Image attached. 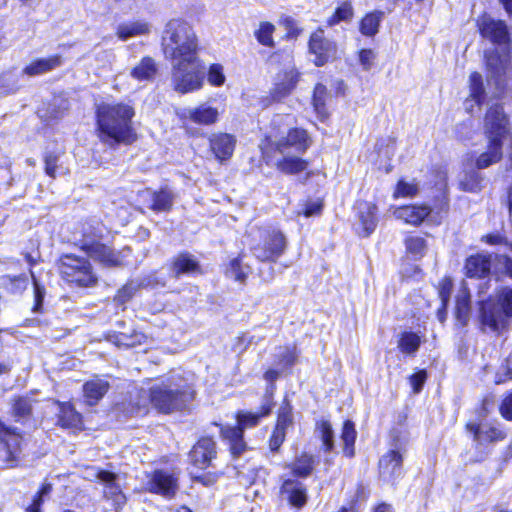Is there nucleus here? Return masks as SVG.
I'll return each mask as SVG.
<instances>
[{"instance_id": "f257e3e1", "label": "nucleus", "mask_w": 512, "mask_h": 512, "mask_svg": "<svg viewBox=\"0 0 512 512\" xmlns=\"http://www.w3.org/2000/svg\"><path fill=\"white\" fill-rule=\"evenodd\" d=\"M291 115H276L271 121V131L260 144L264 155L274 150L283 158L276 163L277 168L285 174H296L306 170L307 162L299 157L310 146L307 132L299 128H290Z\"/></svg>"}, {"instance_id": "f03ea898", "label": "nucleus", "mask_w": 512, "mask_h": 512, "mask_svg": "<svg viewBox=\"0 0 512 512\" xmlns=\"http://www.w3.org/2000/svg\"><path fill=\"white\" fill-rule=\"evenodd\" d=\"M479 30L483 38L500 46L485 53L488 82L495 86V96H500L505 91L512 90V55L509 49L508 26L503 20L484 17L479 22Z\"/></svg>"}, {"instance_id": "7ed1b4c3", "label": "nucleus", "mask_w": 512, "mask_h": 512, "mask_svg": "<svg viewBox=\"0 0 512 512\" xmlns=\"http://www.w3.org/2000/svg\"><path fill=\"white\" fill-rule=\"evenodd\" d=\"M134 108L128 103H103L97 108V123L104 141L131 143L134 139Z\"/></svg>"}, {"instance_id": "20e7f679", "label": "nucleus", "mask_w": 512, "mask_h": 512, "mask_svg": "<svg viewBox=\"0 0 512 512\" xmlns=\"http://www.w3.org/2000/svg\"><path fill=\"white\" fill-rule=\"evenodd\" d=\"M193 397L192 387L180 375L157 379L149 387L150 403L165 414L184 409Z\"/></svg>"}, {"instance_id": "39448f33", "label": "nucleus", "mask_w": 512, "mask_h": 512, "mask_svg": "<svg viewBox=\"0 0 512 512\" xmlns=\"http://www.w3.org/2000/svg\"><path fill=\"white\" fill-rule=\"evenodd\" d=\"M162 49L170 61L198 58V38L193 27L181 18L169 20L162 35Z\"/></svg>"}, {"instance_id": "423d86ee", "label": "nucleus", "mask_w": 512, "mask_h": 512, "mask_svg": "<svg viewBox=\"0 0 512 512\" xmlns=\"http://www.w3.org/2000/svg\"><path fill=\"white\" fill-rule=\"evenodd\" d=\"M271 410L272 403L269 399H266L262 403L259 412L239 411L236 416V426L221 427V436L223 440L228 443L230 452L234 458L239 457L247 449V445L243 439L244 430L258 425L260 419L269 415Z\"/></svg>"}, {"instance_id": "0eeeda50", "label": "nucleus", "mask_w": 512, "mask_h": 512, "mask_svg": "<svg viewBox=\"0 0 512 512\" xmlns=\"http://www.w3.org/2000/svg\"><path fill=\"white\" fill-rule=\"evenodd\" d=\"M511 317L512 288L503 287L497 291L495 299L480 302L481 324L492 331L505 328Z\"/></svg>"}, {"instance_id": "6e6552de", "label": "nucleus", "mask_w": 512, "mask_h": 512, "mask_svg": "<svg viewBox=\"0 0 512 512\" xmlns=\"http://www.w3.org/2000/svg\"><path fill=\"white\" fill-rule=\"evenodd\" d=\"M205 67L196 59L171 61V85L181 94L197 91L203 87Z\"/></svg>"}, {"instance_id": "1a4fd4ad", "label": "nucleus", "mask_w": 512, "mask_h": 512, "mask_svg": "<svg viewBox=\"0 0 512 512\" xmlns=\"http://www.w3.org/2000/svg\"><path fill=\"white\" fill-rule=\"evenodd\" d=\"M285 236L275 229L259 230V242L251 247L253 255L262 262L274 263L284 253Z\"/></svg>"}, {"instance_id": "9d476101", "label": "nucleus", "mask_w": 512, "mask_h": 512, "mask_svg": "<svg viewBox=\"0 0 512 512\" xmlns=\"http://www.w3.org/2000/svg\"><path fill=\"white\" fill-rule=\"evenodd\" d=\"M60 273L67 282L82 287L91 286L97 281L90 262L74 255H65L61 258Z\"/></svg>"}, {"instance_id": "9b49d317", "label": "nucleus", "mask_w": 512, "mask_h": 512, "mask_svg": "<svg viewBox=\"0 0 512 512\" xmlns=\"http://www.w3.org/2000/svg\"><path fill=\"white\" fill-rule=\"evenodd\" d=\"M23 435L18 428L0 419V459L7 467H15L20 461Z\"/></svg>"}, {"instance_id": "f8f14e48", "label": "nucleus", "mask_w": 512, "mask_h": 512, "mask_svg": "<svg viewBox=\"0 0 512 512\" xmlns=\"http://www.w3.org/2000/svg\"><path fill=\"white\" fill-rule=\"evenodd\" d=\"M509 120L501 105L489 108L484 118V130L488 141L502 143L508 133Z\"/></svg>"}, {"instance_id": "ddd939ff", "label": "nucleus", "mask_w": 512, "mask_h": 512, "mask_svg": "<svg viewBox=\"0 0 512 512\" xmlns=\"http://www.w3.org/2000/svg\"><path fill=\"white\" fill-rule=\"evenodd\" d=\"M81 248L90 258L100 262L104 266L114 267L122 264L120 253L115 252L109 246L91 237H83Z\"/></svg>"}, {"instance_id": "4468645a", "label": "nucleus", "mask_w": 512, "mask_h": 512, "mask_svg": "<svg viewBox=\"0 0 512 512\" xmlns=\"http://www.w3.org/2000/svg\"><path fill=\"white\" fill-rule=\"evenodd\" d=\"M190 463L199 469H206L213 466L217 457L216 442L211 437L200 438L189 452Z\"/></svg>"}, {"instance_id": "2eb2a0df", "label": "nucleus", "mask_w": 512, "mask_h": 512, "mask_svg": "<svg viewBox=\"0 0 512 512\" xmlns=\"http://www.w3.org/2000/svg\"><path fill=\"white\" fill-rule=\"evenodd\" d=\"M179 119L186 124L192 122L199 125H213L218 121L219 111L208 103H202L195 107H187L177 110Z\"/></svg>"}, {"instance_id": "dca6fc26", "label": "nucleus", "mask_w": 512, "mask_h": 512, "mask_svg": "<svg viewBox=\"0 0 512 512\" xmlns=\"http://www.w3.org/2000/svg\"><path fill=\"white\" fill-rule=\"evenodd\" d=\"M309 50L314 55L315 65L322 66L335 57L336 44L327 39L323 29L319 28L310 37Z\"/></svg>"}, {"instance_id": "f3484780", "label": "nucleus", "mask_w": 512, "mask_h": 512, "mask_svg": "<svg viewBox=\"0 0 512 512\" xmlns=\"http://www.w3.org/2000/svg\"><path fill=\"white\" fill-rule=\"evenodd\" d=\"M177 477L165 470L154 471L147 481V489L150 492L172 497L177 490Z\"/></svg>"}, {"instance_id": "a211bd4d", "label": "nucleus", "mask_w": 512, "mask_h": 512, "mask_svg": "<svg viewBox=\"0 0 512 512\" xmlns=\"http://www.w3.org/2000/svg\"><path fill=\"white\" fill-rule=\"evenodd\" d=\"M236 143V137L229 133L216 132L209 136L210 150L220 162L227 161L232 157Z\"/></svg>"}, {"instance_id": "6ab92c4d", "label": "nucleus", "mask_w": 512, "mask_h": 512, "mask_svg": "<svg viewBox=\"0 0 512 512\" xmlns=\"http://www.w3.org/2000/svg\"><path fill=\"white\" fill-rule=\"evenodd\" d=\"M381 474L385 481H395L403 474V453L399 449H391L380 460Z\"/></svg>"}, {"instance_id": "aec40b11", "label": "nucleus", "mask_w": 512, "mask_h": 512, "mask_svg": "<svg viewBox=\"0 0 512 512\" xmlns=\"http://www.w3.org/2000/svg\"><path fill=\"white\" fill-rule=\"evenodd\" d=\"M431 211V207L425 204L408 205L397 207L393 211V215L407 224L418 226L430 215Z\"/></svg>"}, {"instance_id": "412c9836", "label": "nucleus", "mask_w": 512, "mask_h": 512, "mask_svg": "<svg viewBox=\"0 0 512 512\" xmlns=\"http://www.w3.org/2000/svg\"><path fill=\"white\" fill-rule=\"evenodd\" d=\"M199 272L200 264L190 253H180L171 262L170 273L173 278L178 279L182 275H192Z\"/></svg>"}, {"instance_id": "4be33fe9", "label": "nucleus", "mask_w": 512, "mask_h": 512, "mask_svg": "<svg viewBox=\"0 0 512 512\" xmlns=\"http://www.w3.org/2000/svg\"><path fill=\"white\" fill-rule=\"evenodd\" d=\"M491 268L490 254H476L466 259L465 274L469 278H485L489 275Z\"/></svg>"}, {"instance_id": "5701e85b", "label": "nucleus", "mask_w": 512, "mask_h": 512, "mask_svg": "<svg viewBox=\"0 0 512 512\" xmlns=\"http://www.w3.org/2000/svg\"><path fill=\"white\" fill-rule=\"evenodd\" d=\"M467 429L473 433L474 441L479 446H485L490 443L501 441L505 438V433L503 431L487 424H468Z\"/></svg>"}, {"instance_id": "b1692460", "label": "nucleus", "mask_w": 512, "mask_h": 512, "mask_svg": "<svg viewBox=\"0 0 512 512\" xmlns=\"http://www.w3.org/2000/svg\"><path fill=\"white\" fill-rule=\"evenodd\" d=\"M62 64V56L58 54L47 58H38L27 65L22 73L30 77L39 76L60 67Z\"/></svg>"}, {"instance_id": "393cba45", "label": "nucleus", "mask_w": 512, "mask_h": 512, "mask_svg": "<svg viewBox=\"0 0 512 512\" xmlns=\"http://www.w3.org/2000/svg\"><path fill=\"white\" fill-rule=\"evenodd\" d=\"M469 97L465 100L464 105L467 112L472 113L475 105H480L485 99V88L482 75L473 72L469 77Z\"/></svg>"}, {"instance_id": "a878e982", "label": "nucleus", "mask_w": 512, "mask_h": 512, "mask_svg": "<svg viewBox=\"0 0 512 512\" xmlns=\"http://www.w3.org/2000/svg\"><path fill=\"white\" fill-rule=\"evenodd\" d=\"M358 217L362 227V236L368 237L377 227V206L369 202L358 205Z\"/></svg>"}, {"instance_id": "bb28decb", "label": "nucleus", "mask_w": 512, "mask_h": 512, "mask_svg": "<svg viewBox=\"0 0 512 512\" xmlns=\"http://www.w3.org/2000/svg\"><path fill=\"white\" fill-rule=\"evenodd\" d=\"M281 492L287 496L291 505L297 509L302 508L307 501L306 488L297 480H285L282 484Z\"/></svg>"}, {"instance_id": "cd10ccee", "label": "nucleus", "mask_w": 512, "mask_h": 512, "mask_svg": "<svg viewBox=\"0 0 512 512\" xmlns=\"http://www.w3.org/2000/svg\"><path fill=\"white\" fill-rule=\"evenodd\" d=\"M148 193L151 201L150 209L155 212H168L172 209L176 194L171 188L165 186L158 191H148Z\"/></svg>"}, {"instance_id": "c85d7f7f", "label": "nucleus", "mask_w": 512, "mask_h": 512, "mask_svg": "<svg viewBox=\"0 0 512 512\" xmlns=\"http://www.w3.org/2000/svg\"><path fill=\"white\" fill-rule=\"evenodd\" d=\"M110 385L109 383L101 378H94L87 381L83 385V394L85 402L89 406L96 405L107 393Z\"/></svg>"}, {"instance_id": "c756f323", "label": "nucleus", "mask_w": 512, "mask_h": 512, "mask_svg": "<svg viewBox=\"0 0 512 512\" xmlns=\"http://www.w3.org/2000/svg\"><path fill=\"white\" fill-rule=\"evenodd\" d=\"M57 405V424L63 428H76L82 423L81 414L68 402L55 401Z\"/></svg>"}, {"instance_id": "7c9ffc66", "label": "nucleus", "mask_w": 512, "mask_h": 512, "mask_svg": "<svg viewBox=\"0 0 512 512\" xmlns=\"http://www.w3.org/2000/svg\"><path fill=\"white\" fill-rule=\"evenodd\" d=\"M298 82V72L294 69L286 71L282 79L275 84L271 92V97L274 101H280L288 96L295 88Z\"/></svg>"}, {"instance_id": "2f4dec72", "label": "nucleus", "mask_w": 512, "mask_h": 512, "mask_svg": "<svg viewBox=\"0 0 512 512\" xmlns=\"http://www.w3.org/2000/svg\"><path fill=\"white\" fill-rule=\"evenodd\" d=\"M150 24L143 20L122 23L117 27V36L125 41L131 37L149 34Z\"/></svg>"}, {"instance_id": "473e14b6", "label": "nucleus", "mask_w": 512, "mask_h": 512, "mask_svg": "<svg viewBox=\"0 0 512 512\" xmlns=\"http://www.w3.org/2000/svg\"><path fill=\"white\" fill-rule=\"evenodd\" d=\"M158 68L155 60L151 57H144L131 70V77L138 81H151L157 74Z\"/></svg>"}, {"instance_id": "72a5a7b5", "label": "nucleus", "mask_w": 512, "mask_h": 512, "mask_svg": "<svg viewBox=\"0 0 512 512\" xmlns=\"http://www.w3.org/2000/svg\"><path fill=\"white\" fill-rule=\"evenodd\" d=\"M89 475L91 477H95L98 479L101 483H104L107 488L110 490V493L115 496V502L117 504H120L125 500V496L121 493L118 486L115 484L116 480V474L105 471V470H98V469H91Z\"/></svg>"}, {"instance_id": "f704fd0d", "label": "nucleus", "mask_w": 512, "mask_h": 512, "mask_svg": "<svg viewBox=\"0 0 512 512\" xmlns=\"http://www.w3.org/2000/svg\"><path fill=\"white\" fill-rule=\"evenodd\" d=\"M32 401L29 397L19 396L13 400L11 416L15 422L24 423L31 417Z\"/></svg>"}, {"instance_id": "c9c22d12", "label": "nucleus", "mask_w": 512, "mask_h": 512, "mask_svg": "<svg viewBox=\"0 0 512 512\" xmlns=\"http://www.w3.org/2000/svg\"><path fill=\"white\" fill-rule=\"evenodd\" d=\"M502 157V143H492L488 141L487 151L482 153L476 160L478 169H485L498 162Z\"/></svg>"}, {"instance_id": "e433bc0d", "label": "nucleus", "mask_w": 512, "mask_h": 512, "mask_svg": "<svg viewBox=\"0 0 512 512\" xmlns=\"http://www.w3.org/2000/svg\"><path fill=\"white\" fill-rule=\"evenodd\" d=\"M356 436L355 424L351 420H346L342 427L341 440L344 444L343 453L347 457H353L355 454L354 444Z\"/></svg>"}, {"instance_id": "4c0bfd02", "label": "nucleus", "mask_w": 512, "mask_h": 512, "mask_svg": "<svg viewBox=\"0 0 512 512\" xmlns=\"http://www.w3.org/2000/svg\"><path fill=\"white\" fill-rule=\"evenodd\" d=\"M383 12L374 11L367 14L360 22V32L365 36H374L378 33Z\"/></svg>"}, {"instance_id": "58836bf2", "label": "nucleus", "mask_w": 512, "mask_h": 512, "mask_svg": "<svg viewBox=\"0 0 512 512\" xmlns=\"http://www.w3.org/2000/svg\"><path fill=\"white\" fill-rule=\"evenodd\" d=\"M314 464L313 456L304 453L291 464L292 473L297 477H307L312 473Z\"/></svg>"}, {"instance_id": "ea45409f", "label": "nucleus", "mask_w": 512, "mask_h": 512, "mask_svg": "<svg viewBox=\"0 0 512 512\" xmlns=\"http://www.w3.org/2000/svg\"><path fill=\"white\" fill-rule=\"evenodd\" d=\"M19 88V76L15 70H7L0 74V95L13 94Z\"/></svg>"}, {"instance_id": "a19ab883", "label": "nucleus", "mask_w": 512, "mask_h": 512, "mask_svg": "<svg viewBox=\"0 0 512 512\" xmlns=\"http://www.w3.org/2000/svg\"><path fill=\"white\" fill-rule=\"evenodd\" d=\"M421 345V338L414 332H403L398 341V348L404 354H415Z\"/></svg>"}, {"instance_id": "79ce46f5", "label": "nucleus", "mask_w": 512, "mask_h": 512, "mask_svg": "<svg viewBox=\"0 0 512 512\" xmlns=\"http://www.w3.org/2000/svg\"><path fill=\"white\" fill-rule=\"evenodd\" d=\"M315 432L322 441L324 451H332L334 448V432L330 422L327 420H321L316 424Z\"/></svg>"}, {"instance_id": "37998d69", "label": "nucleus", "mask_w": 512, "mask_h": 512, "mask_svg": "<svg viewBox=\"0 0 512 512\" xmlns=\"http://www.w3.org/2000/svg\"><path fill=\"white\" fill-rule=\"evenodd\" d=\"M52 493V485L50 483H43L41 488L33 496L31 503L26 508L25 512H40L42 505L50 500Z\"/></svg>"}, {"instance_id": "c03bdc74", "label": "nucleus", "mask_w": 512, "mask_h": 512, "mask_svg": "<svg viewBox=\"0 0 512 512\" xmlns=\"http://www.w3.org/2000/svg\"><path fill=\"white\" fill-rule=\"evenodd\" d=\"M250 272V267L243 263L242 257H238L231 260L226 270V275L236 281L242 282Z\"/></svg>"}, {"instance_id": "a18cd8bd", "label": "nucleus", "mask_w": 512, "mask_h": 512, "mask_svg": "<svg viewBox=\"0 0 512 512\" xmlns=\"http://www.w3.org/2000/svg\"><path fill=\"white\" fill-rule=\"evenodd\" d=\"M326 97V87L322 84H317L314 88L313 106L321 120H324L328 116V111L326 108Z\"/></svg>"}, {"instance_id": "49530a36", "label": "nucleus", "mask_w": 512, "mask_h": 512, "mask_svg": "<svg viewBox=\"0 0 512 512\" xmlns=\"http://www.w3.org/2000/svg\"><path fill=\"white\" fill-rule=\"evenodd\" d=\"M482 177L477 171H469L461 177L459 185L463 191L477 192L481 188Z\"/></svg>"}, {"instance_id": "de8ad7c7", "label": "nucleus", "mask_w": 512, "mask_h": 512, "mask_svg": "<svg viewBox=\"0 0 512 512\" xmlns=\"http://www.w3.org/2000/svg\"><path fill=\"white\" fill-rule=\"evenodd\" d=\"M405 247L408 253L415 258H421L425 255L427 249L426 240L420 236H409L405 239Z\"/></svg>"}, {"instance_id": "09e8293b", "label": "nucleus", "mask_w": 512, "mask_h": 512, "mask_svg": "<svg viewBox=\"0 0 512 512\" xmlns=\"http://www.w3.org/2000/svg\"><path fill=\"white\" fill-rule=\"evenodd\" d=\"M275 31V26L270 22H261L259 28L255 31V37L257 41L268 47L274 46L273 41V33Z\"/></svg>"}, {"instance_id": "8fccbe9b", "label": "nucleus", "mask_w": 512, "mask_h": 512, "mask_svg": "<svg viewBox=\"0 0 512 512\" xmlns=\"http://www.w3.org/2000/svg\"><path fill=\"white\" fill-rule=\"evenodd\" d=\"M293 423V414H292V406L290 405L287 399H284L282 405L279 408L276 428L285 430L292 425Z\"/></svg>"}, {"instance_id": "3c124183", "label": "nucleus", "mask_w": 512, "mask_h": 512, "mask_svg": "<svg viewBox=\"0 0 512 512\" xmlns=\"http://www.w3.org/2000/svg\"><path fill=\"white\" fill-rule=\"evenodd\" d=\"M139 289L141 288L137 279L130 280L118 290L115 296V301L120 304H124L128 302Z\"/></svg>"}, {"instance_id": "603ef678", "label": "nucleus", "mask_w": 512, "mask_h": 512, "mask_svg": "<svg viewBox=\"0 0 512 512\" xmlns=\"http://www.w3.org/2000/svg\"><path fill=\"white\" fill-rule=\"evenodd\" d=\"M59 156L55 154H47L45 156V172L52 178H55L57 174H66L67 169L62 165H58Z\"/></svg>"}, {"instance_id": "864d4df0", "label": "nucleus", "mask_w": 512, "mask_h": 512, "mask_svg": "<svg viewBox=\"0 0 512 512\" xmlns=\"http://www.w3.org/2000/svg\"><path fill=\"white\" fill-rule=\"evenodd\" d=\"M136 279L140 285V288L155 289L164 287L166 284L165 279L160 277L157 272H151Z\"/></svg>"}, {"instance_id": "5fc2aeb1", "label": "nucleus", "mask_w": 512, "mask_h": 512, "mask_svg": "<svg viewBox=\"0 0 512 512\" xmlns=\"http://www.w3.org/2000/svg\"><path fill=\"white\" fill-rule=\"evenodd\" d=\"M419 188L418 185L414 182H406L404 180H400L397 183L396 189L394 191L393 197H414L418 194Z\"/></svg>"}, {"instance_id": "6e6d98bb", "label": "nucleus", "mask_w": 512, "mask_h": 512, "mask_svg": "<svg viewBox=\"0 0 512 512\" xmlns=\"http://www.w3.org/2000/svg\"><path fill=\"white\" fill-rule=\"evenodd\" d=\"M207 79L212 86H222L226 80L223 66L217 63L212 64L208 69Z\"/></svg>"}, {"instance_id": "4d7b16f0", "label": "nucleus", "mask_w": 512, "mask_h": 512, "mask_svg": "<svg viewBox=\"0 0 512 512\" xmlns=\"http://www.w3.org/2000/svg\"><path fill=\"white\" fill-rule=\"evenodd\" d=\"M277 357L279 358V364L285 368L293 366L296 362L295 350L289 347L280 348Z\"/></svg>"}, {"instance_id": "13d9d810", "label": "nucleus", "mask_w": 512, "mask_h": 512, "mask_svg": "<svg viewBox=\"0 0 512 512\" xmlns=\"http://www.w3.org/2000/svg\"><path fill=\"white\" fill-rule=\"evenodd\" d=\"M427 379V373L425 370H420L412 374L409 378L410 384L413 388L414 393H419Z\"/></svg>"}, {"instance_id": "bf43d9fd", "label": "nucleus", "mask_w": 512, "mask_h": 512, "mask_svg": "<svg viewBox=\"0 0 512 512\" xmlns=\"http://www.w3.org/2000/svg\"><path fill=\"white\" fill-rule=\"evenodd\" d=\"M376 54L371 49H362L359 52V61L363 69L368 71L373 66Z\"/></svg>"}, {"instance_id": "052dcab7", "label": "nucleus", "mask_w": 512, "mask_h": 512, "mask_svg": "<svg viewBox=\"0 0 512 512\" xmlns=\"http://www.w3.org/2000/svg\"><path fill=\"white\" fill-rule=\"evenodd\" d=\"M285 436H286L285 430L275 427V429L270 437V440H269V447H270L271 451H277L280 448V446L282 445V443L285 440Z\"/></svg>"}, {"instance_id": "680f3d73", "label": "nucleus", "mask_w": 512, "mask_h": 512, "mask_svg": "<svg viewBox=\"0 0 512 512\" xmlns=\"http://www.w3.org/2000/svg\"><path fill=\"white\" fill-rule=\"evenodd\" d=\"M337 14L338 19H341V21H348L353 16V8L351 3L349 2H343L335 11Z\"/></svg>"}, {"instance_id": "e2e57ef3", "label": "nucleus", "mask_w": 512, "mask_h": 512, "mask_svg": "<svg viewBox=\"0 0 512 512\" xmlns=\"http://www.w3.org/2000/svg\"><path fill=\"white\" fill-rule=\"evenodd\" d=\"M500 412L505 419L512 420V393L503 400Z\"/></svg>"}, {"instance_id": "0e129e2a", "label": "nucleus", "mask_w": 512, "mask_h": 512, "mask_svg": "<svg viewBox=\"0 0 512 512\" xmlns=\"http://www.w3.org/2000/svg\"><path fill=\"white\" fill-rule=\"evenodd\" d=\"M13 367V361L4 355L0 354V376L10 373Z\"/></svg>"}, {"instance_id": "69168bd1", "label": "nucleus", "mask_w": 512, "mask_h": 512, "mask_svg": "<svg viewBox=\"0 0 512 512\" xmlns=\"http://www.w3.org/2000/svg\"><path fill=\"white\" fill-rule=\"evenodd\" d=\"M322 204L320 202H310L306 204L304 215L306 217L314 216L320 213Z\"/></svg>"}, {"instance_id": "338daca9", "label": "nucleus", "mask_w": 512, "mask_h": 512, "mask_svg": "<svg viewBox=\"0 0 512 512\" xmlns=\"http://www.w3.org/2000/svg\"><path fill=\"white\" fill-rule=\"evenodd\" d=\"M483 239L490 245L506 244V239L500 234H489L483 237Z\"/></svg>"}, {"instance_id": "774afa93", "label": "nucleus", "mask_w": 512, "mask_h": 512, "mask_svg": "<svg viewBox=\"0 0 512 512\" xmlns=\"http://www.w3.org/2000/svg\"><path fill=\"white\" fill-rule=\"evenodd\" d=\"M450 291H451V283L450 282H444L440 291H439V296L441 298V301H442V304H443V307H445L448 299H449V296H450Z\"/></svg>"}]
</instances>
